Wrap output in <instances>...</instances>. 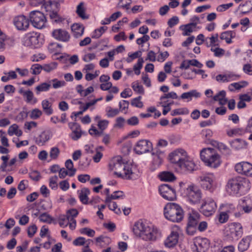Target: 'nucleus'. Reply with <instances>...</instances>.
<instances>
[{
    "label": "nucleus",
    "instance_id": "nucleus-4",
    "mask_svg": "<svg viewBox=\"0 0 252 252\" xmlns=\"http://www.w3.org/2000/svg\"><path fill=\"white\" fill-rule=\"evenodd\" d=\"M166 219L174 222H179L183 219L184 212L181 207L175 203H168L164 208Z\"/></svg>",
    "mask_w": 252,
    "mask_h": 252
},
{
    "label": "nucleus",
    "instance_id": "nucleus-45",
    "mask_svg": "<svg viewBox=\"0 0 252 252\" xmlns=\"http://www.w3.org/2000/svg\"><path fill=\"white\" fill-rule=\"evenodd\" d=\"M60 153V150L57 147H54L51 148L49 156L52 159H56Z\"/></svg>",
    "mask_w": 252,
    "mask_h": 252
},
{
    "label": "nucleus",
    "instance_id": "nucleus-6",
    "mask_svg": "<svg viewBox=\"0 0 252 252\" xmlns=\"http://www.w3.org/2000/svg\"><path fill=\"white\" fill-rule=\"evenodd\" d=\"M22 43L25 46L37 48L42 45V41L39 34L32 32L28 33L24 36Z\"/></svg>",
    "mask_w": 252,
    "mask_h": 252
},
{
    "label": "nucleus",
    "instance_id": "nucleus-13",
    "mask_svg": "<svg viewBox=\"0 0 252 252\" xmlns=\"http://www.w3.org/2000/svg\"><path fill=\"white\" fill-rule=\"evenodd\" d=\"M160 194L164 199L168 200H173L176 198L175 189L168 184H162L158 189Z\"/></svg>",
    "mask_w": 252,
    "mask_h": 252
},
{
    "label": "nucleus",
    "instance_id": "nucleus-10",
    "mask_svg": "<svg viewBox=\"0 0 252 252\" xmlns=\"http://www.w3.org/2000/svg\"><path fill=\"white\" fill-rule=\"evenodd\" d=\"M30 21L33 27L42 29L45 26L46 19L44 14L39 11H33L30 14Z\"/></svg>",
    "mask_w": 252,
    "mask_h": 252
},
{
    "label": "nucleus",
    "instance_id": "nucleus-9",
    "mask_svg": "<svg viewBox=\"0 0 252 252\" xmlns=\"http://www.w3.org/2000/svg\"><path fill=\"white\" fill-rule=\"evenodd\" d=\"M185 194L189 201L192 204L199 203L202 197L200 190L193 185H190L185 190Z\"/></svg>",
    "mask_w": 252,
    "mask_h": 252
},
{
    "label": "nucleus",
    "instance_id": "nucleus-40",
    "mask_svg": "<svg viewBox=\"0 0 252 252\" xmlns=\"http://www.w3.org/2000/svg\"><path fill=\"white\" fill-rule=\"evenodd\" d=\"M58 63L56 62H51L49 63L44 64L42 65L43 70L46 72H50L57 67Z\"/></svg>",
    "mask_w": 252,
    "mask_h": 252
},
{
    "label": "nucleus",
    "instance_id": "nucleus-36",
    "mask_svg": "<svg viewBox=\"0 0 252 252\" xmlns=\"http://www.w3.org/2000/svg\"><path fill=\"white\" fill-rule=\"evenodd\" d=\"M240 6L243 7L242 11L243 14H246L252 12V2L251 0H247L245 3L240 4Z\"/></svg>",
    "mask_w": 252,
    "mask_h": 252
},
{
    "label": "nucleus",
    "instance_id": "nucleus-15",
    "mask_svg": "<svg viewBox=\"0 0 252 252\" xmlns=\"http://www.w3.org/2000/svg\"><path fill=\"white\" fill-rule=\"evenodd\" d=\"M13 23L17 30L26 31L30 25L29 20L24 15L18 16L14 18Z\"/></svg>",
    "mask_w": 252,
    "mask_h": 252
},
{
    "label": "nucleus",
    "instance_id": "nucleus-41",
    "mask_svg": "<svg viewBox=\"0 0 252 252\" xmlns=\"http://www.w3.org/2000/svg\"><path fill=\"white\" fill-rule=\"evenodd\" d=\"M107 30V27H101L100 28L95 30L92 37L96 39L99 38Z\"/></svg>",
    "mask_w": 252,
    "mask_h": 252
},
{
    "label": "nucleus",
    "instance_id": "nucleus-26",
    "mask_svg": "<svg viewBox=\"0 0 252 252\" xmlns=\"http://www.w3.org/2000/svg\"><path fill=\"white\" fill-rule=\"evenodd\" d=\"M43 112L47 115H51L53 113V109L52 107V104L47 99H44L41 103Z\"/></svg>",
    "mask_w": 252,
    "mask_h": 252
},
{
    "label": "nucleus",
    "instance_id": "nucleus-62",
    "mask_svg": "<svg viewBox=\"0 0 252 252\" xmlns=\"http://www.w3.org/2000/svg\"><path fill=\"white\" fill-rule=\"evenodd\" d=\"M243 71L247 74L252 75V65L246 63L243 65Z\"/></svg>",
    "mask_w": 252,
    "mask_h": 252
},
{
    "label": "nucleus",
    "instance_id": "nucleus-27",
    "mask_svg": "<svg viewBox=\"0 0 252 252\" xmlns=\"http://www.w3.org/2000/svg\"><path fill=\"white\" fill-rule=\"evenodd\" d=\"M226 212L229 214H233L236 218H239L242 215V213L239 211V205L235 207L233 204H228L226 206Z\"/></svg>",
    "mask_w": 252,
    "mask_h": 252
},
{
    "label": "nucleus",
    "instance_id": "nucleus-25",
    "mask_svg": "<svg viewBox=\"0 0 252 252\" xmlns=\"http://www.w3.org/2000/svg\"><path fill=\"white\" fill-rule=\"evenodd\" d=\"M71 30L73 32L74 37L78 38L83 34L84 28L82 25L75 23L71 26Z\"/></svg>",
    "mask_w": 252,
    "mask_h": 252
},
{
    "label": "nucleus",
    "instance_id": "nucleus-29",
    "mask_svg": "<svg viewBox=\"0 0 252 252\" xmlns=\"http://www.w3.org/2000/svg\"><path fill=\"white\" fill-rule=\"evenodd\" d=\"M161 181L165 182H172L176 179L174 174L168 171H164L161 173L159 175Z\"/></svg>",
    "mask_w": 252,
    "mask_h": 252
},
{
    "label": "nucleus",
    "instance_id": "nucleus-57",
    "mask_svg": "<svg viewBox=\"0 0 252 252\" xmlns=\"http://www.w3.org/2000/svg\"><path fill=\"white\" fill-rule=\"evenodd\" d=\"M178 95L176 94V93L174 92H171L170 93H168L167 94H165L162 96H161L160 98V100H165L167 98H172V99H177L178 98Z\"/></svg>",
    "mask_w": 252,
    "mask_h": 252
},
{
    "label": "nucleus",
    "instance_id": "nucleus-38",
    "mask_svg": "<svg viewBox=\"0 0 252 252\" xmlns=\"http://www.w3.org/2000/svg\"><path fill=\"white\" fill-rule=\"evenodd\" d=\"M106 116L108 118H113L118 115L120 112V110L118 109H114L111 107L109 106L106 108Z\"/></svg>",
    "mask_w": 252,
    "mask_h": 252
},
{
    "label": "nucleus",
    "instance_id": "nucleus-61",
    "mask_svg": "<svg viewBox=\"0 0 252 252\" xmlns=\"http://www.w3.org/2000/svg\"><path fill=\"white\" fill-rule=\"evenodd\" d=\"M212 130L209 129H203L201 132L202 137L207 139H209V138L212 137Z\"/></svg>",
    "mask_w": 252,
    "mask_h": 252
},
{
    "label": "nucleus",
    "instance_id": "nucleus-19",
    "mask_svg": "<svg viewBox=\"0 0 252 252\" xmlns=\"http://www.w3.org/2000/svg\"><path fill=\"white\" fill-rule=\"evenodd\" d=\"M179 234L177 232L172 231L164 242L165 246L168 248L175 246L178 243Z\"/></svg>",
    "mask_w": 252,
    "mask_h": 252
},
{
    "label": "nucleus",
    "instance_id": "nucleus-35",
    "mask_svg": "<svg viewBox=\"0 0 252 252\" xmlns=\"http://www.w3.org/2000/svg\"><path fill=\"white\" fill-rule=\"evenodd\" d=\"M195 28L196 27H194L190 23H189L181 26L180 29L184 31V35H189Z\"/></svg>",
    "mask_w": 252,
    "mask_h": 252
},
{
    "label": "nucleus",
    "instance_id": "nucleus-47",
    "mask_svg": "<svg viewBox=\"0 0 252 252\" xmlns=\"http://www.w3.org/2000/svg\"><path fill=\"white\" fill-rule=\"evenodd\" d=\"M24 97H26V101L28 103L31 102L32 100L33 101V103H35L37 102V99L36 98H34L33 93L30 91H26Z\"/></svg>",
    "mask_w": 252,
    "mask_h": 252
},
{
    "label": "nucleus",
    "instance_id": "nucleus-43",
    "mask_svg": "<svg viewBox=\"0 0 252 252\" xmlns=\"http://www.w3.org/2000/svg\"><path fill=\"white\" fill-rule=\"evenodd\" d=\"M124 196V193L121 191H116L113 192V194L111 195V197H108L107 199H105V202L106 203H109L111 202L112 199H117L119 198H121L123 197Z\"/></svg>",
    "mask_w": 252,
    "mask_h": 252
},
{
    "label": "nucleus",
    "instance_id": "nucleus-1",
    "mask_svg": "<svg viewBox=\"0 0 252 252\" xmlns=\"http://www.w3.org/2000/svg\"><path fill=\"white\" fill-rule=\"evenodd\" d=\"M110 169L114 171V174L119 177L126 179H132L134 173L131 165L124 162L122 158L118 156L113 158L109 163Z\"/></svg>",
    "mask_w": 252,
    "mask_h": 252
},
{
    "label": "nucleus",
    "instance_id": "nucleus-7",
    "mask_svg": "<svg viewBox=\"0 0 252 252\" xmlns=\"http://www.w3.org/2000/svg\"><path fill=\"white\" fill-rule=\"evenodd\" d=\"M217 204L211 198L207 197L203 200V202L200 207V211L204 216L209 217L213 215L216 209Z\"/></svg>",
    "mask_w": 252,
    "mask_h": 252
},
{
    "label": "nucleus",
    "instance_id": "nucleus-20",
    "mask_svg": "<svg viewBox=\"0 0 252 252\" xmlns=\"http://www.w3.org/2000/svg\"><path fill=\"white\" fill-rule=\"evenodd\" d=\"M179 167L184 171L191 172L195 170L196 165L192 161L185 158Z\"/></svg>",
    "mask_w": 252,
    "mask_h": 252
},
{
    "label": "nucleus",
    "instance_id": "nucleus-12",
    "mask_svg": "<svg viewBox=\"0 0 252 252\" xmlns=\"http://www.w3.org/2000/svg\"><path fill=\"white\" fill-rule=\"evenodd\" d=\"M153 149L151 142L146 139L139 140L135 144L133 150L136 154L142 155L150 152Z\"/></svg>",
    "mask_w": 252,
    "mask_h": 252
},
{
    "label": "nucleus",
    "instance_id": "nucleus-28",
    "mask_svg": "<svg viewBox=\"0 0 252 252\" xmlns=\"http://www.w3.org/2000/svg\"><path fill=\"white\" fill-rule=\"evenodd\" d=\"M250 241L251 239L249 237L243 238L238 244L239 251L241 252L246 251L249 247Z\"/></svg>",
    "mask_w": 252,
    "mask_h": 252
},
{
    "label": "nucleus",
    "instance_id": "nucleus-56",
    "mask_svg": "<svg viewBox=\"0 0 252 252\" xmlns=\"http://www.w3.org/2000/svg\"><path fill=\"white\" fill-rule=\"evenodd\" d=\"M42 112L38 109H33L31 113L30 117L32 119H37L42 115Z\"/></svg>",
    "mask_w": 252,
    "mask_h": 252
},
{
    "label": "nucleus",
    "instance_id": "nucleus-58",
    "mask_svg": "<svg viewBox=\"0 0 252 252\" xmlns=\"http://www.w3.org/2000/svg\"><path fill=\"white\" fill-rule=\"evenodd\" d=\"M189 111L187 108L177 109L172 111L171 115L175 116L178 115H184L189 114Z\"/></svg>",
    "mask_w": 252,
    "mask_h": 252
},
{
    "label": "nucleus",
    "instance_id": "nucleus-2",
    "mask_svg": "<svg viewBox=\"0 0 252 252\" xmlns=\"http://www.w3.org/2000/svg\"><path fill=\"white\" fill-rule=\"evenodd\" d=\"M250 189L248 180L241 177H236L230 179L226 186L227 191L231 195H242Z\"/></svg>",
    "mask_w": 252,
    "mask_h": 252
},
{
    "label": "nucleus",
    "instance_id": "nucleus-22",
    "mask_svg": "<svg viewBox=\"0 0 252 252\" xmlns=\"http://www.w3.org/2000/svg\"><path fill=\"white\" fill-rule=\"evenodd\" d=\"M230 144L232 148L236 150H240L246 148L247 143L241 139H236L230 141Z\"/></svg>",
    "mask_w": 252,
    "mask_h": 252
},
{
    "label": "nucleus",
    "instance_id": "nucleus-14",
    "mask_svg": "<svg viewBox=\"0 0 252 252\" xmlns=\"http://www.w3.org/2000/svg\"><path fill=\"white\" fill-rule=\"evenodd\" d=\"M235 169L238 173L247 176H252V164L248 162H241L235 165Z\"/></svg>",
    "mask_w": 252,
    "mask_h": 252
},
{
    "label": "nucleus",
    "instance_id": "nucleus-32",
    "mask_svg": "<svg viewBox=\"0 0 252 252\" xmlns=\"http://www.w3.org/2000/svg\"><path fill=\"white\" fill-rule=\"evenodd\" d=\"M249 199H242L239 202V210L242 209L246 213H249L252 211V206L248 204Z\"/></svg>",
    "mask_w": 252,
    "mask_h": 252
},
{
    "label": "nucleus",
    "instance_id": "nucleus-51",
    "mask_svg": "<svg viewBox=\"0 0 252 252\" xmlns=\"http://www.w3.org/2000/svg\"><path fill=\"white\" fill-rule=\"evenodd\" d=\"M80 232L82 234H86L89 237H93L94 236L95 231L88 227H85L80 229Z\"/></svg>",
    "mask_w": 252,
    "mask_h": 252
},
{
    "label": "nucleus",
    "instance_id": "nucleus-16",
    "mask_svg": "<svg viewBox=\"0 0 252 252\" xmlns=\"http://www.w3.org/2000/svg\"><path fill=\"white\" fill-rule=\"evenodd\" d=\"M201 185L203 188L211 190L213 187V183L215 177L212 173H208L207 175L202 176L200 177Z\"/></svg>",
    "mask_w": 252,
    "mask_h": 252
},
{
    "label": "nucleus",
    "instance_id": "nucleus-44",
    "mask_svg": "<svg viewBox=\"0 0 252 252\" xmlns=\"http://www.w3.org/2000/svg\"><path fill=\"white\" fill-rule=\"evenodd\" d=\"M49 16L52 22L55 23H60L63 20V19L61 17L57 12L50 11L49 12Z\"/></svg>",
    "mask_w": 252,
    "mask_h": 252
},
{
    "label": "nucleus",
    "instance_id": "nucleus-48",
    "mask_svg": "<svg viewBox=\"0 0 252 252\" xmlns=\"http://www.w3.org/2000/svg\"><path fill=\"white\" fill-rule=\"evenodd\" d=\"M132 88L134 91L141 94H143L144 90L143 86L139 84L137 81L134 82L132 84Z\"/></svg>",
    "mask_w": 252,
    "mask_h": 252
},
{
    "label": "nucleus",
    "instance_id": "nucleus-39",
    "mask_svg": "<svg viewBox=\"0 0 252 252\" xmlns=\"http://www.w3.org/2000/svg\"><path fill=\"white\" fill-rule=\"evenodd\" d=\"M51 87L50 84L43 83L37 86L35 88V91L37 94H39L41 92H46L49 90Z\"/></svg>",
    "mask_w": 252,
    "mask_h": 252
},
{
    "label": "nucleus",
    "instance_id": "nucleus-30",
    "mask_svg": "<svg viewBox=\"0 0 252 252\" xmlns=\"http://www.w3.org/2000/svg\"><path fill=\"white\" fill-rule=\"evenodd\" d=\"M225 92L224 91H221L214 96L213 99L215 101H219L220 105H223L228 101L227 99L225 98Z\"/></svg>",
    "mask_w": 252,
    "mask_h": 252
},
{
    "label": "nucleus",
    "instance_id": "nucleus-55",
    "mask_svg": "<svg viewBox=\"0 0 252 252\" xmlns=\"http://www.w3.org/2000/svg\"><path fill=\"white\" fill-rule=\"evenodd\" d=\"M59 223L61 227H65L68 225V222L67 219V216L62 215L59 218Z\"/></svg>",
    "mask_w": 252,
    "mask_h": 252
},
{
    "label": "nucleus",
    "instance_id": "nucleus-50",
    "mask_svg": "<svg viewBox=\"0 0 252 252\" xmlns=\"http://www.w3.org/2000/svg\"><path fill=\"white\" fill-rule=\"evenodd\" d=\"M29 174V177L34 181H38L41 178L40 173L37 170H32Z\"/></svg>",
    "mask_w": 252,
    "mask_h": 252
},
{
    "label": "nucleus",
    "instance_id": "nucleus-23",
    "mask_svg": "<svg viewBox=\"0 0 252 252\" xmlns=\"http://www.w3.org/2000/svg\"><path fill=\"white\" fill-rule=\"evenodd\" d=\"M79 197L80 201L84 204L89 203L88 195L90 194V190L86 188H83L81 190H78Z\"/></svg>",
    "mask_w": 252,
    "mask_h": 252
},
{
    "label": "nucleus",
    "instance_id": "nucleus-34",
    "mask_svg": "<svg viewBox=\"0 0 252 252\" xmlns=\"http://www.w3.org/2000/svg\"><path fill=\"white\" fill-rule=\"evenodd\" d=\"M248 85V82L243 81L241 82L233 83L229 86V89L230 91H233L234 90H239L243 87H246Z\"/></svg>",
    "mask_w": 252,
    "mask_h": 252
},
{
    "label": "nucleus",
    "instance_id": "nucleus-33",
    "mask_svg": "<svg viewBox=\"0 0 252 252\" xmlns=\"http://www.w3.org/2000/svg\"><path fill=\"white\" fill-rule=\"evenodd\" d=\"M84 3L83 2H80L77 7L76 13L78 15L81 17L82 19H87L89 18V16L86 15L85 12V9L83 8Z\"/></svg>",
    "mask_w": 252,
    "mask_h": 252
},
{
    "label": "nucleus",
    "instance_id": "nucleus-31",
    "mask_svg": "<svg viewBox=\"0 0 252 252\" xmlns=\"http://www.w3.org/2000/svg\"><path fill=\"white\" fill-rule=\"evenodd\" d=\"M49 139V134L47 132L43 131L36 138L35 142L39 145H43Z\"/></svg>",
    "mask_w": 252,
    "mask_h": 252
},
{
    "label": "nucleus",
    "instance_id": "nucleus-46",
    "mask_svg": "<svg viewBox=\"0 0 252 252\" xmlns=\"http://www.w3.org/2000/svg\"><path fill=\"white\" fill-rule=\"evenodd\" d=\"M30 69L32 74L38 75L43 70V66L39 64H33L32 65Z\"/></svg>",
    "mask_w": 252,
    "mask_h": 252
},
{
    "label": "nucleus",
    "instance_id": "nucleus-17",
    "mask_svg": "<svg viewBox=\"0 0 252 252\" xmlns=\"http://www.w3.org/2000/svg\"><path fill=\"white\" fill-rule=\"evenodd\" d=\"M68 126L72 130L70 134L71 138L74 140H78L82 134L80 126L76 123H69Z\"/></svg>",
    "mask_w": 252,
    "mask_h": 252
},
{
    "label": "nucleus",
    "instance_id": "nucleus-3",
    "mask_svg": "<svg viewBox=\"0 0 252 252\" xmlns=\"http://www.w3.org/2000/svg\"><path fill=\"white\" fill-rule=\"evenodd\" d=\"M133 232L135 236L144 241H155L157 238V231L141 220L135 223Z\"/></svg>",
    "mask_w": 252,
    "mask_h": 252
},
{
    "label": "nucleus",
    "instance_id": "nucleus-37",
    "mask_svg": "<svg viewBox=\"0 0 252 252\" xmlns=\"http://www.w3.org/2000/svg\"><path fill=\"white\" fill-rule=\"evenodd\" d=\"M66 168L69 170L68 175L70 177L73 176L76 172V169L73 168V163L71 159H67L65 162Z\"/></svg>",
    "mask_w": 252,
    "mask_h": 252
},
{
    "label": "nucleus",
    "instance_id": "nucleus-5",
    "mask_svg": "<svg viewBox=\"0 0 252 252\" xmlns=\"http://www.w3.org/2000/svg\"><path fill=\"white\" fill-rule=\"evenodd\" d=\"M200 158L205 164L210 167L216 168L220 163V156L213 148H205L200 152Z\"/></svg>",
    "mask_w": 252,
    "mask_h": 252
},
{
    "label": "nucleus",
    "instance_id": "nucleus-59",
    "mask_svg": "<svg viewBox=\"0 0 252 252\" xmlns=\"http://www.w3.org/2000/svg\"><path fill=\"white\" fill-rule=\"evenodd\" d=\"M233 5V4L232 2L221 4L217 7V10L219 12H223L232 7Z\"/></svg>",
    "mask_w": 252,
    "mask_h": 252
},
{
    "label": "nucleus",
    "instance_id": "nucleus-21",
    "mask_svg": "<svg viewBox=\"0 0 252 252\" xmlns=\"http://www.w3.org/2000/svg\"><path fill=\"white\" fill-rule=\"evenodd\" d=\"M200 216L198 213L192 211L191 213L189 214L187 224L197 227L199 221Z\"/></svg>",
    "mask_w": 252,
    "mask_h": 252
},
{
    "label": "nucleus",
    "instance_id": "nucleus-24",
    "mask_svg": "<svg viewBox=\"0 0 252 252\" xmlns=\"http://www.w3.org/2000/svg\"><path fill=\"white\" fill-rule=\"evenodd\" d=\"M169 158L172 163L177 164L179 166L185 159V158H182L181 154L177 151L171 153L169 155Z\"/></svg>",
    "mask_w": 252,
    "mask_h": 252
},
{
    "label": "nucleus",
    "instance_id": "nucleus-60",
    "mask_svg": "<svg viewBox=\"0 0 252 252\" xmlns=\"http://www.w3.org/2000/svg\"><path fill=\"white\" fill-rule=\"evenodd\" d=\"M52 81L54 82L53 87L54 89H58L65 85V82L64 81H59L57 79H53Z\"/></svg>",
    "mask_w": 252,
    "mask_h": 252
},
{
    "label": "nucleus",
    "instance_id": "nucleus-52",
    "mask_svg": "<svg viewBox=\"0 0 252 252\" xmlns=\"http://www.w3.org/2000/svg\"><path fill=\"white\" fill-rule=\"evenodd\" d=\"M141 96H139L137 97L132 99L131 101V105L137 108H142L143 106V102L141 101Z\"/></svg>",
    "mask_w": 252,
    "mask_h": 252
},
{
    "label": "nucleus",
    "instance_id": "nucleus-64",
    "mask_svg": "<svg viewBox=\"0 0 252 252\" xmlns=\"http://www.w3.org/2000/svg\"><path fill=\"white\" fill-rule=\"evenodd\" d=\"M85 243V238L83 237H79L73 241V244L75 246H83Z\"/></svg>",
    "mask_w": 252,
    "mask_h": 252
},
{
    "label": "nucleus",
    "instance_id": "nucleus-54",
    "mask_svg": "<svg viewBox=\"0 0 252 252\" xmlns=\"http://www.w3.org/2000/svg\"><path fill=\"white\" fill-rule=\"evenodd\" d=\"M152 155L155 156V158L158 160V164H161L162 161L163 152L158 149H155Z\"/></svg>",
    "mask_w": 252,
    "mask_h": 252
},
{
    "label": "nucleus",
    "instance_id": "nucleus-8",
    "mask_svg": "<svg viewBox=\"0 0 252 252\" xmlns=\"http://www.w3.org/2000/svg\"><path fill=\"white\" fill-rule=\"evenodd\" d=\"M226 233L231 240H237L242 236L243 227L240 223H231L226 228Z\"/></svg>",
    "mask_w": 252,
    "mask_h": 252
},
{
    "label": "nucleus",
    "instance_id": "nucleus-63",
    "mask_svg": "<svg viewBox=\"0 0 252 252\" xmlns=\"http://www.w3.org/2000/svg\"><path fill=\"white\" fill-rule=\"evenodd\" d=\"M179 20L177 16H173L170 18L168 22V25L170 28H172L179 23Z\"/></svg>",
    "mask_w": 252,
    "mask_h": 252
},
{
    "label": "nucleus",
    "instance_id": "nucleus-18",
    "mask_svg": "<svg viewBox=\"0 0 252 252\" xmlns=\"http://www.w3.org/2000/svg\"><path fill=\"white\" fill-rule=\"evenodd\" d=\"M53 36L57 40L67 42L69 38L70 35L67 32L63 29L55 30L52 32Z\"/></svg>",
    "mask_w": 252,
    "mask_h": 252
},
{
    "label": "nucleus",
    "instance_id": "nucleus-49",
    "mask_svg": "<svg viewBox=\"0 0 252 252\" xmlns=\"http://www.w3.org/2000/svg\"><path fill=\"white\" fill-rule=\"evenodd\" d=\"M58 180V177L56 175L50 178V179H49V187L52 189L56 190L57 189V188H58V184H57Z\"/></svg>",
    "mask_w": 252,
    "mask_h": 252
},
{
    "label": "nucleus",
    "instance_id": "nucleus-42",
    "mask_svg": "<svg viewBox=\"0 0 252 252\" xmlns=\"http://www.w3.org/2000/svg\"><path fill=\"white\" fill-rule=\"evenodd\" d=\"M39 219L40 221L48 223H51L53 220V218L46 213L41 214L39 217Z\"/></svg>",
    "mask_w": 252,
    "mask_h": 252
},
{
    "label": "nucleus",
    "instance_id": "nucleus-11",
    "mask_svg": "<svg viewBox=\"0 0 252 252\" xmlns=\"http://www.w3.org/2000/svg\"><path fill=\"white\" fill-rule=\"evenodd\" d=\"M210 247V241L206 238L196 237L193 239V252H206Z\"/></svg>",
    "mask_w": 252,
    "mask_h": 252
},
{
    "label": "nucleus",
    "instance_id": "nucleus-53",
    "mask_svg": "<svg viewBox=\"0 0 252 252\" xmlns=\"http://www.w3.org/2000/svg\"><path fill=\"white\" fill-rule=\"evenodd\" d=\"M141 52V51H136L132 54H128V57L126 58V61L128 63H131L133 60L136 58H140Z\"/></svg>",
    "mask_w": 252,
    "mask_h": 252
}]
</instances>
